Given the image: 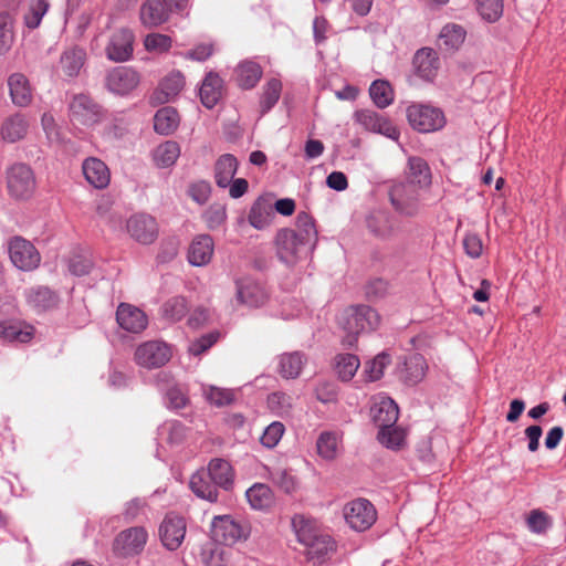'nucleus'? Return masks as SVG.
<instances>
[{"label":"nucleus","instance_id":"obj_2","mask_svg":"<svg viewBox=\"0 0 566 566\" xmlns=\"http://www.w3.org/2000/svg\"><path fill=\"white\" fill-rule=\"evenodd\" d=\"M379 322L378 313L368 305H356L346 308L339 319L343 329L347 333L343 343L353 346L358 334L376 329Z\"/></svg>","mask_w":566,"mask_h":566},{"label":"nucleus","instance_id":"obj_53","mask_svg":"<svg viewBox=\"0 0 566 566\" xmlns=\"http://www.w3.org/2000/svg\"><path fill=\"white\" fill-rule=\"evenodd\" d=\"M187 312L188 305L184 296H174L163 305V315L172 322L184 318Z\"/></svg>","mask_w":566,"mask_h":566},{"label":"nucleus","instance_id":"obj_63","mask_svg":"<svg viewBox=\"0 0 566 566\" xmlns=\"http://www.w3.org/2000/svg\"><path fill=\"white\" fill-rule=\"evenodd\" d=\"M147 51L167 52L171 48V39L166 34L151 33L144 41Z\"/></svg>","mask_w":566,"mask_h":566},{"label":"nucleus","instance_id":"obj_5","mask_svg":"<svg viewBox=\"0 0 566 566\" xmlns=\"http://www.w3.org/2000/svg\"><path fill=\"white\" fill-rule=\"evenodd\" d=\"M409 125L419 133L440 130L446 125L442 109L430 104L413 103L406 109Z\"/></svg>","mask_w":566,"mask_h":566},{"label":"nucleus","instance_id":"obj_27","mask_svg":"<svg viewBox=\"0 0 566 566\" xmlns=\"http://www.w3.org/2000/svg\"><path fill=\"white\" fill-rule=\"evenodd\" d=\"M9 94L12 103L27 107L32 102V88L28 77L22 73H13L8 77Z\"/></svg>","mask_w":566,"mask_h":566},{"label":"nucleus","instance_id":"obj_9","mask_svg":"<svg viewBox=\"0 0 566 566\" xmlns=\"http://www.w3.org/2000/svg\"><path fill=\"white\" fill-rule=\"evenodd\" d=\"M171 358L170 347L160 340H148L135 350V361L138 366L151 369L159 368Z\"/></svg>","mask_w":566,"mask_h":566},{"label":"nucleus","instance_id":"obj_41","mask_svg":"<svg viewBox=\"0 0 566 566\" xmlns=\"http://www.w3.org/2000/svg\"><path fill=\"white\" fill-rule=\"evenodd\" d=\"M403 365L405 369L402 371L401 377L403 378L405 382L409 385H416L423 379L428 366L422 355H410L408 358L405 359Z\"/></svg>","mask_w":566,"mask_h":566},{"label":"nucleus","instance_id":"obj_56","mask_svg":"<svg viewBox=\"0 0 566 566\" xmlns=\"http://www.w3.org/2000/svg\"><path fill=\"white\" fill-rule=\"evenodd\" d=\"M206 399L216 407H224L234 400V392L230 389L208 386L203 388Z\"/></svg>","mask_w":566,"mask_h":566},{"label":"nucleus","instance_id":"obj_30","mask_svg":"<svg viewBox=\"0 0 566 566\" xmlns=\"http://www.w3.org/2000/svg\"><path fill=\"white\" fill-rule=\"evenodd\" d=\"M169 15V10L160 0H146L140 7V21L148 28H155L167 22Z\"/></svg>","mask_w":566,"mask_h":566},{"label":"nucleus","instance_id":"obj_16","mask_svg":"<svg viewBox=\"0 0 566 566\" xmlns=\"http://www.w3.org/2000/svg\"><path fill=\"white\" fill-rule=\"evenodd\" d=\"M235 300L239 304L248 307L262 306L268 298L263 286L250 277L235 281Z\"/></svg>","mask_w":566,"mask_h":566},{"label":"nucleus","instance_id":"obj_14","mask_svg":"<svg viewBox=\"0 0 566 566\" xmlns=\"http://www.w3.org/2000/svg\"><path fill=\"white\" fill-rule=\"evenodd\" d=\"M129 235L142 244L153 243L158 234L156 220L145 213L134 214L127 220L126 224Z\"/></svg>","mask_w":566,"mask_h":566},{"label":"nucleus","instance_id":"obj_43","mask_svg":"<svg viewBox=\"0 0 566 566\" xmlns=\"http://www.w3.org/2000/svg\"><path fill=\"white\" fill-rule=\"evenodd\" d=\"M247 500L254 510H266L273 503V493L271 489L263 483H255L245 492Z\"/></svg>","mask_w":566,"mask_h":566},{"label":"nucleus","instance_id":"obj_61","mask_svg":"<svg viewBox=\"0 0 566 566\" xmlns=\"http://www.w3.org/2000/svg\"><path fill=\"white\" fill-rule=\"evenodd\" d=\"M526 524L528 530L535 534L545 533L551 526L549 516L541 511L533 510L527 516Z\"/></svg>","mask_w":566,"mask_h":566},{"label":"nucleus","instance_id":"obj_40","mask_svg":"<svg viewBox=\"0 0 566 566\" xmlns=\"http://www.w3.org/2000/svg\"><path fill=\"white\" fill-rule=\"evenodd\" d=\"M179 122L178 112L174 107L166 106L156 112L154 128L160 135H170L177 129Z\"/></svg>","mask_w":566,"mask_h":566},{"label":"nucleus","instance_id":"obj_24","mask_svg":"<svg viewBox=\"0 0 566 566\" xmlns=\"http://www.w3.org/2000/svg\"><path fill=\"white\" fill-rule=\"evenodd\" d=\"M82 170L86 181L96 189H105L111 182V171L99 158H86L82 164Z\"/></svg>","mask_w":566,"mask_h":566},{"label":"nucleus","instance_id":"obj_4","mask_svg":"<svg viewBox=\"0 0 566 566\" xmlns=\"http://www.w3.org/2000/svg\"><path fill=\"white\" fill-rule=\"evenodd\" d=\"M7 189L15 200L30 199L36 189L33 169L24 163H15L6 171Z\"/></svg>","mask_w":566,"mask_h":566},{"label":"nucleus","instance_id":"obj_1","mask_svg":"<svg viewBox=\"0 0 566 566\" xmlns=\"http://www.w3.org/2000/svg\"><path fill=\"white\" fill-rule=\"evenodd\" d=\"M317 242L314 219L307 212H298L295 229L282 228L274 238L275 254L286 266L296 265L313 251Z\"/></svg>","mask_w":566,"mask_h":566},{"label":"nucleus","instance_id":"obj_48","mask_svg":"<svg viewBox=\"0 0 566 566\" xmlns=\"http://www.w3.org/2000/svg\"><path fill=\"white\" fill-rule=\"evenodd\" d=\"M274 218L273 211L265 202L256 201L250 209L248 220L256 230L268 228Z\"/></svg>","mask_w":566,"mask_h":566},{"label":"nucleus","instance_id":"obj_28","mask_svg":"<svg viewBox=\"0 0 566 566\" xmlns=\"http://www.w3.org/2000/svg\"><path fill=\"white\" fill-rule=\"evenodd\" d=\"M190 490L199 499L206 500L211 503H216L219 497L218 485L212 482L209 474L202 468L197 470L190 478L189 481Z\"/></svg>","mask_w":566,"mask_h":566},{"label":"nucleus","instance_id":"obj_13","mask_svg":"<svg viewBox=\"0 0 566 566\" xmlns=\"http://www.w3.org/2000/svg\"><path fill=\"white\" fill-rule=\"evenodd\" d=\"M148 534L143 526H135L122 531L114 541V551L120 556L140 553L147 543Z\"/></svg>","mask_w":566,"mask_h":566},{"label":"nucleus","instance_id":"obj_37","mask_svg":"<svg viewBox=\"0 0 566 566\" xmlns=\"http://www.w3.org/2000/svg\"><path fill=\"white\" fill-rule=\"evenodd\" d=\"M306 363V358L301 352L282 354L279 358V373L286 379L297 378Z\"/></svg>","mask_w":566,"mask_h":566},{"label":"nucleus","instance_id":"obj_57","mask_svg":"<svg viewBox=\"0 0 566 566\" xmlns=\"http://www.w3.org/2000/svg\"><path fill=\"white\" fill-rule=\"evenodd\" d=\"M271 481L285 493H292L297 489L296 478L291 470L275 469L270 473Z\"/></svg>","mask_w":566,"mask_h":566},{"label":"nucleus","instance_id":"obj_64","mask_svg":"<svg viewBox=\"0 0 566 566\" xmlns=\"http://www.w3.org/2000/svg\"><path fill=\"white\" fill-rule=\"evenodd\" d=\"M147 503L144 499L135 497L126 503L123 515L127 522H133L146 515Z\"/></svg>","mask_w":566,"mask_h":566},{"label":"nucleus","instance_id":"obj_32","mask_svg":"<svg viewBox=\"0 0 566 566\" xmlns=\"http://www.w3.org/2000/svg\"><path fill=\"white\" fill-rule=\"evenodd\" d=\"M291 524L297 541L304 546L322 533L317 521L304 514H295L291 520Z\"/></svg>","mask_w":566,"mask_h":566},{"label":"nucleus","instance_id":"obj_17","mask_svg":"<svg viewBox=\"0 0 566 566\" xmlns=\"http://www.w3.org/2000/svg\"><path fill=\"white\" fill-rule=\"evenodd\" d=\"M139 75L127 66H117L111 70L106 76L107 88L118 95H125L137 87Z\"/></svg>","mask_w":566,"mask_h":566},{"label":"nucleus","instance_id":"obj_31","mask_svg":"<svg viewBox=\"0 0 566 566\" xmlns=\"http://www.w3.org/2000/svg\"><path fill=\"white\" fill-rule=\"evenodd\" d=\"M29 129V123L24 115L13 114L6 118L0 127L1 139L6 143H17L23 139Z\"/></svg>","mask_w":566,"mask_h":566},{"label":"nucleus","instance_id":"obj_18","mask_svg":"<svg viewBox=\"0 0 566 566\" xmlns=\"http://www.w3.org/2000/svg\"><path fill=\"white\" fill-rule=\"evenodd\" d=\"M23 295L28 306L36 313H43L54 308L60 301L59 295L44 285L25 289Z\"/></svg>","mask_w":566,"mask_h":566},{"label":"nucleus","instance_id":"obj_36","mask_svg":"<svg viewBox=\"0 0 566 566\" xmlns=\"http://www.w3.org/2000/svg\"><path fill=\"white\" fill-rule=\"evenodd\" d=\"M306 547L308 559L323 563L335 551V542L331 535L322 532Z\"/></svg>","mask_w":566,"mask_h":566},{"label":"nucleus","instance_id":"obj_39","mask_svg":"<svg viewBox=\"0 0 566 566\" xmlns=\"http://www.w3.org/2000/svg\"><path fill=\"white\" fill-rule=\"evenodd\" d=\"M282 82L276 77H272L265 82L259 98L260 113L265 115L279 102L282 93Z\"/></svg>","mask_w":566,"mask_h":566},{"label":"nucleus","instance_id":"obj_29","mask_svg":"<svg viewBox=\"0 0 566 566\" xmlns=\"http://www.w3.org/2000/svg\"><path fill=\"white\" fill-rule=\"evenodd\" d=\"M406 175V182L413 184L420 189H424L431 184V170L428 163L418 156L409 157Z\"/></svg>","mask_w":566,"mask_h":566},{"label":"nucleus","instance_id":"obj_10","mask_svg":"<svg viewBox=\"0 0 566 566\" xmlns=\"http://www.w3.org/2000/svg\"><path fill=\"white\" fill-rule=\"evenodd\" d=\"M248 528L231 515L214 516L211 522L212 538L223 545H232L247 537Z\"/></svg>","mask_w":566,"mask_h":566},{"label":"nucleus","instance_id":"obj_54","mask_svg":"<svg viewBox=\"0 0 566 566\" xmlns=\"http://www.w3.org/2000/svg\"><path fill=\"white\" fill-rule=\"evenodd\" d=\"M390 364V356L387 353L378 354L365 365L364 374L369 381L379 380L384 376L385 368Z\"/></svg>","mask_w":566,"mask_h":566},{"label":"nucleus","instance_id":"obj_38","mask_svg":"<svg viewBox=\"0 0 566 566\" xmlns=\"http://www.w3.org/2000/svg\"><path fill=\"white\" fill-rule=\"evenodd\" d=\"M180 156V146L175 140H166L153 150V160L159 168L172 167Z\"/></svg>","mask_w":566,"mask_h":566},{"label":"nucleus","instance_id":"obj_35","mask_svg":"<svg viewBox=\"0 0 566 566\" xmlns=\"http://www.w3.org/2000/svg\"><path fill=\"white\" fill-rule=\"evenodd\" d=\"M221 87L222 80L217 73L210 72L206 75L199 94L201 103L207 108H212L217 105L221 97Z\"/></svg>","mask_w":566,"mask_h":566},{"label":"nucleus","instance_id":"obj_34","mask_svg":"<svg viewBox=\"0 0 566 566\" xmlns=\"http://www.w3.org/2000/svg\"><path fill=\"white\" fill-rule=\"evenodd\" d=\"M214 180L219 188H228L238 170V160L231 154L221 155L214 164Z\"/></svg>","mask_w":566,"mask_h":566},{"label":"nucleus","instance_id":"obj_7","mask_svg":"<svg viewBox=\"0 0 566 566\" xmlns=\"http://www.w3.org/2000/svg\"><path fill=\"white\" fill-rule=\"evenodd\" d=\"M8 253L12 264L21 271H33L41 262L36 248L22 237H13L9 240Z\"/></svg>","mask_w":566,"mask_h":566},{"label":"nucleus","instance_id":"obj_46","mask_svg":"<svg viewBox=\"0 0 566 566\" xmlns=\"http://www.w3.org/2000/svg\"><path fill=\"white\" fill-rule=\"evenodd\" d=\"M369 95L378 108H386L392 104L395 98L394 90L388 81L376 80L369 87Z\"/></svg>","mask_w":566,"mask_h":566},{"label":"nucleus","instance_id":"obj_26","mask_svg":"<svg viewBox=\"0 0 566 566\" xmlns=\"http://www.w3.org/2000/svg\"><path fill=\"white\" fill-rule=\"evenodd\" d=\"M206 472L218 488L226 491L232 489L234 482V471L230 462L222 458H213L209 461Z\"/></svg>","mask_w":566,"mask_h":566},{"label":"nucleus","instance_id":"obj_55","mask_svg":"<svg viewBox=\"0 0 566 566\" xmlns=\"http://www.w3.org/2000/svg\"><path fill=\"white\" fill-rule=\"evenodd\" d=\"M474 2L476 10L485 21L494 22L503 13L502 0H474Z\"/></svg>","mask_w":566,"mask_h":566},{"label":"nucleus","instance_id":"obj_50","mask_svg":"<svg viewBox=\"0 0 566 566\" xmlns=\"http://www.w3.org/2000/svg\"><path fill=\"white\" fill-rule=\"evenodd\" d=\"M50 3L48 0H30L28 10L23 15L24 24L29 29H36L48 12Z\"/></svg>","mask_w":566,"mask_h":566},{"label":"nucleus","instance_id":"obj_59","mask_svg":"<svg viewBox=\"0 0 566 566\" xmlns=\"http://www.w3.org/2000/svg\"><path fill=\"white\" fill-rule=\"evenodd\" d=\"M41 125L50 144L60 145L63 136L51 113H44L41 117Z\"/></svg>","mask_w":566,"mask_h":566},{"label":"nucleus","instance_id":"obj_49","mask_svg":"<svg viewBox=\"0 0 566 566\" xmlns=\"http://www.w3.org/2000/svg\"><path fill=\"white\" fill-rule=\"evenodd\" d=\"M359 365L358 357L353 354H340L335 358L336 373L344 381H348L355 376Z\"/></svg>","mask_w":566,"mask_h":566},{"label":"nucleus","instance_id":"obj_45","mask_svg":"<svg viewBox=\"0 0 566 566\" xmlns=\"http://www.w3.org/2000/svg\"><path fill=\"white\" fill-rule=\"evenodd\" d=\"M467 32L463 27L449 23L444 25L439 34L440 45L447 50L459 49L465 40Z\"/></svg>","mask_w":566,"mask_h":566},{"label":"nucleus","instance_id":"obj_21","mask_svg":"<svg viewBox=\"0 0 566 566\" xmlns=\"http://www.w3.org/2000/svg\"><path fill=\"white\" fill-rule=\"evenodd\" d=\"M367 229L375 237L387 240L397 233V222L395 218L385 210L371 211L366 218Z\"/></svg>","mask_w":566,"mask_h":566},{"label":"nucleus","instance_id":"obj_52","mask_svg":"<svg viewBox=\"0 0 566 566\" xmlns=\"http://www.w3.org/2000/svg\"><path fill=\"white\" fill-rule=\"evenodd\" d=\"M13 42V18L9 12H0V55L7 54Z\"/></svg>","mask_w":566,"mask_h":566},{"label":"nucleus","instance_id":"obj_60","mask_svg":"<svg viewBox=\"0 0 566 566\" xmlns=\"http://www.w3.org/2000/svg\"><path fill=\"white\" fill-rule=\"evenodd\" d=\"M285 431L284 424L279 421H274L270 423L263 431V434L260 438L262 446L272 449L274 448L281 440L283 433Z\"/></svg>","mask_w":566,"mask_h":566},{"label":"nucleus","instance_id":"obj_62","mask_svg":"<svg viewBox=\"0 0 566 566\" xmlns=\"http://www.w3.org/2000/svg\"><path fill=\"white\" fill-rule=\"evenodd\" d=\"M219 335L220 334L218 332H211L192 340L188 347L189 354L193 356H199L202 353L207 352L217 343Z\"/></svg>","mask_w":566,"mask_h":566},{"label":"nucleus","instance_id":"obj_58","mask_svg":"<svg viewBox=\"0 0 566 566\" xmlns=\"http://www.w3.org/2000/svg\"><path fill=\"white\" fill-rule=\"evenodd\" d=\"M202 218L210 230H216L226 222L227 208L222 203H212L203 212Z\"/></svg>","mask_w":566,"mask_h":566},{"label":"nucleus","instance_id":"obj_23","mask_svg":"<svg viewBox=\"0 0 566 566\" xmlns=\"http://www.w3.org/2000/svg\"><path fill=\"white\" fill-rule=\"evenodd\" d=\"M213 252V239L209 234H198L188 248L187 258L191 265L205 266L210 263Z\"/></svg>","mask_w":566,"mask_h":566},{"label":"nucleus","instance_id":"obj_51","mask_svg":"<svg viewBox=\"0 0 566 566\" xmlns=\"http://www.w3.org/2000/svg\"><path fill=\"white\" fill-rule=\"evenodd\" d=\"M185 77L179 71H174L163 78L159 84L160 93L164 95V101H169L176 97L184 88Z\"/></svg>","mask_w":566,"mask_h":566},{"label":"nucleus","instance_id":"obj_19","mask_svg":"<svg viewBox=\"0 0 566 566\" xmlns=\"http://www.w3.org/2000/svg\"><path fill=\"white\" fill-rule=\"evenodd\" d=\"M118 325L129 333H140L148 325L147 315L138 307L120 303L116 311Z\"/></svg>","mask_w":566,"mask_h":566},{"label":"nucleus","instance_id":"obj_15","mask_svg":"<svg viewBox=\"0 0 566 566\" xmlns=\"http://www.w3.org/2000/svg\"><path fill=\"white\" fill-rule=\"evenodd\" d=\"M134 34L129 29L115 31L105 48L106 56L114 62H125L133 54Z\"/></svg>","mask_w":566,"mask_h":566},{"label":"nucleus","instance_id":"obj_12","mask_svg":"<svg viewBox=\"0 0 566 566\" xmlns=\"http://www.w3.org/2000/svg\"><path fill=\"white\" fill-rule=\"evenodd\" d=\"M354 118L359 125L369 132L381 134L394 140L399 138L400 133L391 120L375 111H357L354 114Z\"/></svg>","mask_w":566,"mask_h":566},{"label":"nucleus","instance_id":"obj_25","mask_svg":"<svg viewBox=\"0 0 566 566\" xmlns=\"http://www.w3.org/2000/svg\"><path fill=\"white\" fill-rule=\"evenodd\" d=\"M34 336V327L23 321L0 322V337L10 343H28Z\"/></svg>","mask_w":566,"mask_h":566},{"label":"nucleus","instance_id":"obj_3","mask_svg":"<svg viewBox=\"0 0 566 566\" xmlns=\"http://www.w3.org/2000/svg\"><path fill=\"white\" fill-rule=\"evenodd\" d=\"M69 118L74 126L93 127L105 119L106 111L90 95H72L67 104Z\"/></svg>","mask_w":566,"mask_h":566},{"label":"nucleus","instance_id":"obj_8","mask_svg":"<svg viewBox=\"0 0 566 566\" xmlns=\"http://www.w3.org/2000/svg\"><path fill=\"white\" fill-rule=\"evenodd\" d=\"M346 523L357 532H364L376 522L377 513L374 505L365 499H357L344 506Z\"/></svg>","mask_w":566,"mask_h":566},{"label":"nucleus","instance_id":"obj_6","mask_svg":"<svg viewBox=\"0 0 566 566\" xmlns=\"http://www.w3.org/2000/svg\"><path fill=\"white\" fill-rule=\"evenodd\" d=\"M420 188L406 181H396L389 189V200L394 209L406 217H415L419 213Z\"/></svg>","mask_w":566,"mask_h":566},{"label":"nucleus","instance_id":"obj_22","mask_svg":"<svg viewBox=\"0 0 566 566\" xmlns=\"http://www.w3.org/2000/svg\"><path fill=\"white\" fill-rule=\"evenodd\" d=\"M412 64L420 78L431 82L437 76L440 61L433 49L421 48L415 53Z\"/></svg>","mask_w":566,"mask_h":566},{"label":"nucleus","instance_id":"obj_33","mask_svg":"<svg viewBox=\"0 0 566 566\" xmlns=\"http://www.w3.org/2000/svg\"><path fill=\"white\" fill-rule=\"evenodd\" d=\"M234 73L238 85L243 90H251L261 80L263 70L255 61L245 60L238 64Z\"/></svg>","mask_w":566,"mask_h":566},{"label":"nucleus","instance_id":"obj_47","mask_svg":"<svg viewBox=\"0 0 566 566\" xmlns=\"http://www.w3.org/2000/svg\"><path fill=\"white\" fill-rule=\"evenodd\" d=\"M377 439L387 449L400 450L406 442V432L395 424H389L379 428Z\"/></svg>","mask_w":566,"mask_h":566},{"label":"nucleus","instance_id":"obj_44","mask_svg":"<svg viewBox=\"0 0 566 566\" xmlns=\"http://www.w3.org/2000/svg\"><path fill=\"white\" fill-rule=\"evenodd\" d=\"M340 436L334 431H323L316 441L318 455L327 461L334 460L339 451Z\"/></svg>","mask_w":566,"mask_h":566},{"label":"nucleus","instance_id":"obj_11","mask_svg":"<svg viewBox=\"0 0 566 566\" xmlns=\"http://www.w3.org/2000/svg\"><path fill=\"white\" fill-rule=\"evenodd\" d=\"M187 531V524L182 516L168 513L158 528L161 544L168 551H176L182 544Z\"/></svg>","mask_w":566,"mask_h":566},{"label":"nucleus","instance_id":"obj_42","mask_svg":"<svg viewBox=\"0 0 566 566\" xmlns=\"http://www.w3.org/2000/svg\"><path fill=\"white\" fill-rule=\"evenodd\" d=\"M86 53L83 49L72 48L65 51L60 59L62 72L67 77H75L84 65Z\"/></svg>","mask_w":566,"mask_h":566},{"label":"nucleus","instance_id":"obj_20","mask_svg":"<svg viewBox=\"0 0 566 566\" xmlns=\"http://www.w3.org/2000/svg\"><path fill=\"white\" fill-rule=\"evenodd\" d=\"M373 421L378 428L396 424L399 417L397 403L387 396H377L370 408Z\"/></svg>","mask_w":566,"mask_h":566}]
</instances>
